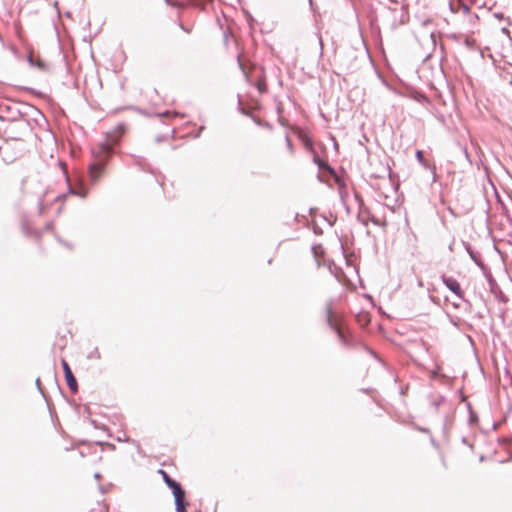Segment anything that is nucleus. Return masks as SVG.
I'll list each match as a JSON object with an SVG mask.
<instances>
[{
	"label": "nucleus",
	"instance_id": "4",
	"mask_svg": "<svg viewBox=\"0 0 512 512\" xmlns=\"http://www.w3.org/2000/svg\"><path fill=\"white\" fill-rule=\"evenodd\" d=\"M326 314L329 326L336 331L338 337L343 343H347L346 332L341 324L339 316L333 312L330 306L327 307Z\"/></svg>",
	"mask_w": 512,
	"mask_h": 512
},
{
	"label": "nucleus",
	"instance_id": "1",
	"mask_svg": "<svg viewBox=\"0 0 512 512\" xmlns=\"http://www.w3.org/2000/svg\"><path fill=\"white\" fill-rule=\"evenodd\" d=\"M124 128L118 126L115 130L108 133L104 142L97 144L91 150V162L88 167L89 177L93 182H98L106 172L114 147L118 144Z\"/></svg>",
	"mask_w": 512,
	"mask_h": 512
},
{
	"label": "nucleus",
	"instance_id": "11",
	"mask_svg": "<svg viewBox=\"0 0 512 512\" xmlns=\"http://www.w3.org/2000/svg\"><path fill=\"white\" fill-rule=\"evenodd\" d=\"M265 127H267L268 129L272 128L268 123L265 124Z\"/></svg>",
	"mask_w": 512,
	"mask_h": 512
},
{
	"label": "nucleus",
	"instance_id": "8",
	"mask_svg": "<svg viewBox=\"0 0 512 512\" xmlns=\"http://www.w3.org/2000/svg\"><path fill=\"white\" fill-rule=\"evenodd\" d=\"M285 142L287 144V148H288L290 154H292L293 153L292 142L288 136H285Z\"/></svg>",
	"mask_w": 512,
	"mask_h": 512
},
{
	"label": "nucleus",
	"instance_id": "6",
	"mask_svg": "<svg viewBox=\"0 0 512 512\" xmlns=\"http://www.w3.org/2000/svg\"><path fill=\"white\" fill-rule=\"evenodd\" d=\"M443 282L447 288L451 290L457 297H463V290L461 289V286L456 279L451 277H443Z\"/></svg>",
	"mask_w": 512,
	"mask_h": 512
},
{
	"label": "nucleus",
	"instance_id": "5",
	"mask_svg": "<svg viewBox=\"0 0 512 512\" xmlns=\"http://www.w3.org/2000/svg\"><path fill=\"white\" fill-rule=\"evenodd\" d=\"M61 364H62V367L64 370V376H65V380H66L68 387L70 388V390L72 392H74V393L77 392L78 391V383L72 373V370H71L69 364L67 363V361L65 359H62Z\"/></svg>",
	"mask_w": 512,
	"mask_h": 512
},
{
	"label": "nucleus",
	"instance_id": "10",
	"mask_svg": "<svg viewBox=\"0 0 512 512\" xmlns=\"http://www.w3.org/2000/svg\"><path fill=\"white\" fill-rule=\"evenodd\" d=\"M170 115H173V116H179V114H178V113H173V114H171L170 112H165V113L161 114V116H163V117H169Z\"/></svg>",
	"mask_w": 512,
	"mask_h": 512
},
{
	"label": "nucleus",
	"instance_id": "3",
	"mask_svg": "<svg viewBox=\"0 0 512 512\" xmlns=\"http://www.w3.org/2000/svg\"><path fill=\"white\" fill-rule=\"evenodd\" d=\"M159 474L162 475L163 480L168 485V487L172 490V493L175 498L176 511L177 512H185L186 511V503H185V492L180 486L179 483L170 478L166 471L160 469Z\"/></svg>",
	"mask_w": 512,
	"mask_h": 512
},
{
	"label": "nucleus",
	"instance_id": "9",
	"mask_svg": "<svg viewBox=\"0 0 512 512\" xmlns=\"http://www.w3.org/2000/svg\"><path fill=\"white\" fill-rule=\"evenodd\" d=\"M416 158L418 159L419 162H421V163L424 162V155H423V152L421 150H418L416 152Z\"/></svg>",
	"mask_w": 512,
	"mask_h": 512
},
{
	"label": "nucleus",
	"instance_id": "2",
	"mask_svg": "<svg viewBox=\"0 0 512 512\" xmlns=\"http://www.w3.org/2000/svg\"><path fill=\"white\" fill-rule=\"evenodd\" d=\"M238 61L247 81L251 84H254L261 94L266 93L268 87L264 69L262 67L256 66H251L249 69H247L241 61L240 57H238Z\"/></svg>",
	"mask_w": 512,
	"mask_h": 512
},
{
	"label": "nucleus",
	"instance_id": "7",
	"mask_svg": "<svg viewBox=\"0 0 512 512\" xmlns=\"http://www.w3.org/2000/svg\"><path fill=\"white\" fill-rule=\"evenodd\" d=\"M29 62L32 65L37 66L41 70H46L47 69L46 63L42 59H40L39 57L34 58V56L32 54H30V56H29Z\"/></svg>",
	"mask_w": 512,
	"mask_h": 512
}]
</instances>
